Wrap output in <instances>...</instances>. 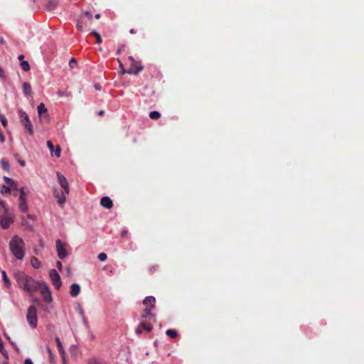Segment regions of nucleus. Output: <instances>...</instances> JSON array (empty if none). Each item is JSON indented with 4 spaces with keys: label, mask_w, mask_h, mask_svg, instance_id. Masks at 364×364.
I'll use <instances>...</instances> for the list:
<instances>
[{
    "label": "nucleus",
    "mask_w": 364,
    "mask_h": 364,
    "mask_svg": "<svg viewBox=\"0 0 364 364\" xmlns=\"http://www.w3.org/2000/svg\"><path fill=\"white\" fill-rule=\"evenodd\" d=\"M9 250L12 255L18 260H22L25 256V243L22 238L14 236L9 242Z\"/></svg>",
    "instance_id": "nucleus-1"
},
{
    "label": "nucleus",
    "mask_w": 364,
    "mask_h": 364,
    "mask_svg": "<svg viewBox=\"0 0 364 364\" xmlns=\"http://www.w3.org/2000/svg\"><path fill=\"white\" fill-rule=\"evenodd\" d=\"M18 284L26 291L29 292L31 294L38 289L41 290L42 294H44L46 287L41 286L38 282L35 281L33 278L23 275L18 278Z\"/></svg>",
    "instance_id": "nucleus-2"
},
{
    "label": "nucleus",
    "mask_w": 364,
    "mask_h": 364,
    "mask_svg": "<svg viewBox=\"0 0 364 364\" xmlns=\"http://www.w3.org/2000/svg\"><path fill=\"white\" fill-rule=\"evenodd\" d=\"M69 193H65V190H60L57 187L53 189V194L54 198L57 200L59 206L63 207L66 202V195Z\"/></svg>",
    "instance_id": "nucleus-3"
},
{
    "label": "nucleus",
    "mask_w": 364,
    "mask_h": 364,
    "mask_svg": "<svg viewBox=\"0 0 364 364\" xmlns=\"http://www.w3.org/2000/svg\"><path fill=\"white\" fill-rule=\"evenodd\" d=\"M19 117H20L21 122L22 124L23 125L24 128L26 129V130L28 132L29 134H31V135L33 134V131L32 124L30 122L29 117L27 115V114L23 110H20L19 111Z\"/></svg>",
    "instance_id": "nucleus-4"
},
{
    "label": "nucleus",
    "mask_w": 364,
    "mask_h": 364,
    "mask_svg": "<svg viewBox=\"0 0 364 364\" xmlns=\"http://www.w3.org/2000/svg\"><path fill=\"white\" fill-rule=\"evenodd\" d=\"M26 319H27L28 323L32 328L36 327V326H37L36 310L33 306L29 307V309L28 310L27 316H26Z\"/></svg>",
    "instance_id": "nucleus-5"
},
{
    "label": "nucleus",
    "mask_w": 364,
    "mask_h": 364,
    "mask_svg": "<svg viewBox=\"0 0 364 364\" xmlns=\"http://www.w3.org/2000/svg\"><path fill=\"white\" fill-rule=\"evenodd\" d=\"M47 147L50 151L51 157L60 158L61 156V148L60 145H54L51 141H47Z\"/></svg>",
    "instance_id": "nucleus-6"
},
{
    "label": "nucleus",
    "mask_w": 364,
    "mask_h": 364,
    "mask_svg": "<svg viewBox=\"0 0 364 364\" xmlns=\"http://www.w3.org/2000/svg\"><path fill=\"white\" fill-rule=\"evenodd\" d=\"M65 247L66 244L65 242H63L60 240H56V250L58 252V257L60 259H63L68 255Z\"/></svg>",
    "instance_id": "nucleus-7"
},
{
    "label": "nucleus",
    "mask_w": 364,
    "mask_h": 364,
    "mask_svg": "<svg viewBox=\"0 0 364 364\" xmlns=\"http://www.w3.org/2000/svg\"><path fill=\"white\" fill-rule=\"evenodd\" d=\"M50 277L53 284L55 289H59L61 287L60 277L55 269H51L50 272Z\"/></svg>",
    "instance_id": "nucleus-8"
},
{
    "label": "nucleus",
    "mask_w": 364,
    "mask_h": 364,
    "mask_svg": "<svg viewBox=\"0 0 364 364\" xmlns=\"http://www.w3.org/2000/svg\"><path fill=\"white\" fill-rule=\"evenodd\" d=\"M57 177L62 189L65 190V193H70L69 184L66 178L59 172H57Z\"/></svg>",
    "instance_id": "nucleus-9"
},
{
    "label": "nucleus",
    "mask_w": 364,
    "mask_h": 364,
    "mask_svg": "<svg viewBox=\"0 0 364 364\" xmlns=\"http://www.w3.org/2000/svg\"><path fill=\"white\" fill-rule=\"evenodd\" d=\"M14 220L11 217L7 215L0 216V225L4 229H7L13 223Z\"/></svg>",
    "instance_id": "nucleus-10"
},
{
    "label": "nucleus",
    "mask_w": 364,
    "mask_h": 364,
    "mask_svg": "<svg viewBox=\"0 0 364 364\" xmlns=\"http://www.w3.org/2000/svg\"><path fill=\"white\" fill-rule=\"evenodd\" d=\"M143 70V66L141 65H136L135 62L131 64L130 68L127 70H122V73H127L131 75H136Z\"/></svg>",
    "instance_id": "nucleus-11"
},
{
    "label": "nucleus",
    "mask_w": 364,
    "mask_h": 364,
    "mask_svg": "<svg viewBox=\"0 0 364 364\" xmlns=\"http://www.w3.org/2000/svg\"><path fill=\"white\" fill-rule=\"evenodd\" d=\"M100 205L107 209H110L113 206V203L109 197L104 196L100 200Z\"/></svg>",
    "instance_id": "nucleus-12"
},
{
    "label": "nucleus",
    "mask_w": 364,
    "mask_h": 364,
    "mask_svg": "<svg viewBox=\"0 0 364 364\" xmlns=\"http://www.w3.org/2000/svg\"><path fill=\"white\" fill-rule=\"evenodd\" d=\"M156 299L154 296H146L144 301L143 304L149 308L154 309L155 308Z\"/></svg>",
    "instance_id": "nucleus-13"
},
{
    "label": "nucleus",
    "mask_w": 364,
    "mask_h": 364,
    "mask_svg": "<svg viewBox=\"0 0 364 364\" xmlns=\"http://www.w3.org/2000/svg\"><path fill=\"white\" fill-rule=\"evenodd\" d=\"M151 329H152V327L151 326L147 325L144 322H141L136 329V333L141 334L142 333L143 330L150 332L151 331Z\"/></svg>",
    "instance_id": "nucleus-14"
},
{
    "label": "nucleus",
    "mask_w": 364,
    "mask_h": 364,
    "mask_svg": "<svg viewBox=\"0 0 364 364\" xmlns=\"http://www.w3.org/2000/svg\"><path fill=\"white\" fill-rule=\"evenodd\" d=\"M80 291V287L78 284L74 283L70 287V294L73 297L78 296Z\"/></svg>",
    "instance_id": "nucleus-15"
},
{
    "label": "nucleus",
    "mask_w": 364,
    "mask_h": 364,
    "mask_svg": "<svg viewBox=\"0 0 364 364\" xmlns=\"http://www.w3.org/2000/svg\"><path fill=\"white\" fill-rule=\"evenodd\" d=\"M153 309L146 307L145 309L143 310L141 317L143 318H149L151 319L154 318V314L151 313V310Z\"/></svg>",
    "instance_id": "nucleus-16"
},
{
    "label": "nucleus",
    "mask_w": 364,
    "mask_h": 364,
    "mask_svg": "<svg viewBox=\"0 0 364 364\" xmlns=\"http://www.w3.org/2000/svg\"><path fill=\"white\" fill-rule=\"evenodd\" d=\"M4 180L7 184L9 185V187H11V191L17 189V183L12 178L4 176Z\"/></svg>",
    "instance_id": "nucleus-17"
},
{
    "label": "nucleus",
    "mask_w": 364,
    "mask_h": 364,
    "mask_svg": "<svg viewBox=\"0 0 364 364\" xmlns=\"http://www.w3.org/2000/svg\"><path fill=\"white\" fill-rule=\"evenodd\" d=\"M23 92L26 96H28L31 94V87L29 83L23 82Z\"/></svg>",
    "instance_id": "nucleus-18"
},
{
    "label": "nucleus",
    "mask_w": 364,
    "mask_h": 364,
    "mask_svg": "<svg viewBox=\"0 0 364 364\" xmlns=\"http://www.w3.org/2000/svg\"><path fill=\"white\" fill-rule=\"evenodd\" d=\"M55 341L57 348L58 349V351H59L60 355H63V354H65V350L63 349V345H62V343H61L60 338L58 337H56L55 338Z\"/></svg>",
    "instance_id": "nucleus-19"
},
{
    "label": "nucleus",
    "mask_w": 364,
    "mask_h": 364,
    "mask_svg": "<svg viewBox=\"0 0 364 364\" xmlns=\"http://www.w3.org/2000/svg\"><path fill=\"white\" fill-rule=\"evenodd\" d=\"M1 274H2V278H3V280H4L6 286L7 287V288H10L11 286V281L9 280V279L8 278L6 272L2 271Z\"/></svg>",
    "instance_id": "nucleus-20"
},
{
    "label": "nucleus",
    "mask_w": 364,
    "mask_h": 364,
    "mask_svg": "<svg viewBox=\"0 0 364 364\" xmlns=\"http://www.w3.org/2000/svg\"><path fill=\"white\" fill-rule=\"evenodd\" d=\"M58 4V0H50L48 3H47V10H53L55 8V6Z\"/></svg>",
    "instance_id": "nucleus-21"
},
{
    "label": "nucleus",
    "mask_w": 364,
    "mask_h": 364,
    "mask_svg": "<svg viewBox=\"0 0 364 364\" xmlns=\"http://www.w3.org/2000/svg\"><path fill=\"white\" fill-rule=\"evenodd\" d=\"M46 112V107L43 102H41L38 107V113L40 119L43 118V115Z\"/></svg>",
    "instance_id": "nucleus-22"
},
{
    "label": "nucleus",
    "mask_w": 364,
    "mask_h": 364,
    "mask_svg": "<svg viewBox=\"0 0 364 364\" xmlns=\"http://www.w3.org/2000/svg\"><path fill=\"white\" fill-rule=\"evenodd\" d=\"M166 334L171 338H176L178 336L177 331L173 329H168L166 331Z\"/></svg>",
    "instance_id": "nucleus-23"
},
{
    "label": "nucleus",
    "mask_w": 364,
    "mask_h": 364,
    "mask_svg": "<svg viewBox=\"0 0 364 364\" xmlns=\"http://www.w3.org/2000/svg\"><path fill=\"white\" fill-rule=\"evenodd\" d=\"M31 264L36 269H38L41 267V262L36 257L31 258Z\"/></svg>",
    "instance_id": "nucleus-24"
},
{
    "label": "nucleus",
    "mask_w": 364,
    "mask_h": 364,
    "mask_svg": "<svg viewBox=\"0 0 364 364\" xmlns=\"http://www.w3.org/2000/svg\"><path fill=\"white\" fill-rule=\"evenodd\" d=\"M19 207L23 212L27 211L28 205L26 202V199L19 200Z\"/></svg>",
    "instance_id": "nucleus-25"
},
{
    "label": "nucleus",
    "mask_w": 364,
    "mask_h": 364,
    "mask_svg": "<svg viewBox=\"0 0 364 364\" xmlns=\"http://www.w3.org/2000/svg\"><path fill=\"white\" fill-rule=\"evenodd\" d=\"M0 192L1 194H7L11 192V187H9V185L6 183V185L2 186Z\"/></svg>",
    "instance_id": "nucleus-26"
},
{
    "label": "nucleus",
    "mask_w": 364,
    "mask_h": 364,
    "mask_svg": "<svg viewBox=\"0 0 364 364\" xmlns=\"http://www.w3.org/2000/svg\"><path fill=\"white\" fill-rule=\"evenodd\" d=\"M90 35H92L94 37H95L96 42H97V44H100L102 43V38H101L100 35L97 31H92L90 33Z\"/></svg>",
    "instance_id": "nucleus-27"
},
{
    "label": "nucleus",
    "mask_w": 364,
    "mask_h": 364,
    "mask_svg": "<svg viewBox=\"0 0 364 364\" xmlns=\"http://www.w3.org/2000/svg\"><path fill=\"white\" fill-rule=\"evenodd\" d=\"M161 114L158 111H152L149 113V117L152 119H158Z\"/></svg>",
    "instance_id": "nucleus-28"
},
{
    "label": "nucleus",
    "mask_w": 364,
    "mask_h": 364,
    "mask_svg": "<svg viewBox=\"0 0 364 364\" xmlns=\"http://www.w3.org/2000/svg\"><path fill=\"white\" fill-rule=\"evenodd\" d=\"M21 66L24 71H28L30 70V65L28 61H21Z\"/></svg>",
    "instance_id": "nucleus-29"
},
{
    "label": "nucleus",
    "mask_w": 364,
    "mask_h": 364,
    "mask_svg": "<svg viewBox=\"0 0 364 364\" xmlns=\"http://www.w3.org/2000/svg\"><path fill=\"white\" fill-rule=\"evenodd\" d=\"M83 21L84 20L82 19V17H81L77 22V28H78V30H80V31H84V25H83Z\"/></svg>",
    "instance_id": "nucleus-30"
},
{
    "label": "nucleus",
    "mask_w": 364,
    "mask_h": 364,
    "mask_svg": "<svg viewBox=\"0 0 364 364\" xmlns=\"http://www.w3.org/2000/svg\"><path fill=\"white\" fill-rule=\"evenodd\" d=\"M81 17H82L83 20L86 18L88 21H91L92 18V15L90 11H86Z\"/></svg>",
    "instance_id": "nucleus-31"
},
{
    "label": "nucleus",
    "mask_w": 364,
    "mask_h": 364,
    "mask_svg": "<svg viewBox=\"0 0 364 364\" xmlns=\"http://www.w3.org/2000/svg\"><path fill=\"white\" fill-rule=\"evenodd\" d=\"M1 165H2V167L4 168V169H5V170L9 169V164L5 159H2L1 161Z\"/></svg>",
    "instance_id": "nucleus-32"
},
{
    "label": "nucleus",
    "mask_w": 364,
    "mask_h": 364,
    "mask_svg": "<svg viewBox=\"0 0 364 364\" xmlns=\"http://www.w3.org/2000/svg\"><path fill=\"white\" fill-rule=\"evenodd\" d=\"M19 192H20L19 200H24V199H26V193L24 191V188H21L20 189Z\"/></svg>",
    "instance_id": "nucleus-33"
},
{
    "label": "nucleus",
    "mask_w": 364,
    "mask_h": 364,
    "mask_svg": "<svg viewBox=\"0 0 364 364\" xmlns=\"http://www.w3.org/2000/svg\"><path fill=\"white\" fill-rule=\"evenodd\" d=\"M97 257H98L99 260L103 262V261L106 260L107 256L105 253L101 252L98 255Z\"/></svg>",
    "instance_id": "nucleus-34"
},
{
    "label": "nucleus",
    "mask_w": 364,
    "mask_h": 364,
    "mask_svg": "<svg viewBox=\"0 0 364 364\" xmlns=\"http://www.w3.org/2000/svg\"><path fill=\"white\" fill-rule=\"evenodd\" d=\"M47 352L49 354V356H50V362L51 364H56L55 360H54V358H53V353H51V351L50 350V349L47 348Z\"/></svg>",
    "instance_id": "nucleus-35"
},
{
    "label": "nucleus",
    "mask_w": 364,
    "mask_h": 364,
    "mask_svg": "<svg viewBox=\"0 0 364 364\" xmlns=\"http://www.w3.org/2000/svg\"><path fill=\"white\" fill-rule=\"evenodd\" d=\"M46 298H47V304L52 301L51 293H50V290L48 289V287H47V296H46Z\"/></svg>",
    "instance_id": "nucleus-36"
},
{
    "label": "nucleus",
    "mask_w": 364,
    "mask_h": 364,
    "mask_svg": "<svg viewBox=\"0 0 364 364\" xmlns=\"http://www.w3.org/2000/svg\"><path fill=\"white\" fill-rule=\"evenodd\" d=\"M0 121H1V124H2V125L4 127H6V125H7V120H6V118L4 116L1 117Z\"/></svg>",
    "instance_id": "nucleus-37"
},
{
    "label": "nucleus",
    "mask_w": 364,
    "mask_h": 364,
    "mask_svg": "<svg viewBox=\"0 0 364 364\" xmlns=\"http://www.w3.org/2000/svg\"><path fill=\"white\" fill-rule=\"evenodd\" d=\"M88 364H102L100 361H98L95 358H92L89 360Z\"/></svg>",
    "instance_id": "nucleus-38"
},
{
    "label": "nucleus",
    "mask_w": 364,
    "mask_h": 364,
    "mask_svg": "<svg viewBox=\"0 0 364 364\" xmlns=\"http://www.w3.org/2000/svg\"><path fill=\"white\" fill-rule=\"evenodd\" d=\"M0 206H1L3 209H4V210H5L6 212L7 211L6 204L5 201L0 200Z\"/></svg>",
    "instance_id": "nucleus-39"
},
{
    "label": "nucleus",
    "mask_w": 364,
    "mask_h": 364,
    "mask_svg": "<svg viewBox=\"0 0 364 364\" xmlns=\"http://www.w3.org/2000/svg\"><path fill=\"white\" fill-rule=\"evenodd\" d=\"M57 267L59 269V270H61L63 265L62 263L60 261H58L56 263Z\"/></svg>",
    "instance_id": "nucleus-40"
},
{
    "label": "nucleus",
    "mask_w": 364,
    "mask_h": 364,
    "mask_svg": "<svg viewBox=\"0 0 364 364\" xmlns=\"http://www.w3.org/2000/svg\"><path fill=\"white\" fill-rule=\"evenodd\" d=\"M77 309H78L80 315L82 316V315H83V314H84L82 308L80 306H78Z\"/></svg>",
    "instance_id": "nucleus-41"
},
{
    "label": "nucleus",
    "mask_w": 364,
    "mask_h": 364,
    "mask_svg": "<svg viewBox=\"0 0 364 364\" xmlns=\"http://www.w3.org/2000/svg\"><path fill=\"white\" fill-rule=\"evenodd\" d=\"M24 364H33V363H32L31 360L27 358L25 360Z\"/></svg>",
    "instance_id": "nucleus-42"
},
{
    "label": "nucleus",
    "mask_w": 364,
    "mask_h": 364,
    "mask_svg": "<svg viewBox=\"0 0 364 364\" xmlns=\"http://www.w3.org/2000/svg\"><path fill=\"white\" fill-rule=\"evenodd\" d=\"M128 60L130 61L131 64H133L134 63V60L132 56H129Z\"/></svg>",
    "instance_id": "nucleus-43"
},
{
    "label": "nucleus",
    "mask_w": 364,
    "mask_h": 364,
    "mask_svg": "<svg viewBox=\"0 0 364 364\" xmlns=\"http://www.w3.org/2000/svg\"><path fill=\"white\" fill-rule=\"evenodd\" d=\"M61 357H62L63 364H66V360H65V354H63V355H61Z\"/></svg>",
    "instance_id": "nucleus-44"
},
{
    "label": "nucleus",
    "mask_w": 364,
    "mask_h": 364,
    "mask_svg": "<svg viewBox=\"0 0 364 364\" xmlns=\"http://www.w3.org/2000/svg\"><path fill=\"white\" fill-rule=\"evenodd\" d=\"M18 162L22 166H24L26 165V163L23 160H19Z\"/></svg>",
    "instance_id": "nucleus-45"
},
{
    "label": "nucleus",
    "mask_w": 364,
    "mask_h": 364,
    "mask_svg": "<svg viewBox=\"0 0 364 364\" xmlns=\"http://www.w3.org/2000/svg\"><path fill=\"white\" fill-rule=\"evenodd\" d=\"M74 63H76V60H75V58H72L70 60V65H71L72 64H74Z\"/></svg>",
    "instance_id": "nucleus-46"
},
{
    "label": "nucleus",
    "mask_w": 364,
    "mask_h": 364,
    "mask_svg": "<svg viewBox=\"0 0 364 364\" xmlns=\"http://www.w3.org/2000/svg\"><path fill=\"white\" fill-rule=\"evenodd\" d=\"M0 77H4V70L0 68Z\"/></svg>",
    "instance_id": "nucleus-47"
},
{
    "label": "nucleus",
    "mask_w": 364,
    "mask_h": 364,
    "mask_svg": "<svg viewBox=\"0 0 364 364\" xmlns=\"http://www.w3.org/2000/svg\"><path fill=\"white\" fill-rule=\"evenodd\" d=\"M105 114V111L104 110H100L99 112H98V115L99 116H102L104 115Z\"/></svg>",
    "instance_id": "nucleus-48"
},
{
    "label": "nucleus",
    "mask_w": 364,
    "mask_h": 364,
    "mask_svg": "<svg viewBox=\"0 0 364 364\" xmlns=\"http://www.w3.org/2000/svg\"><path fill=\"white\" fill-rule=\"evenodd\" d=\"M23 58H24V56L23 55H20L18 58L19 60L23 61Z\"/></svg>",
    "instance_id": "nucleus-49"
},
{
    "label": "nucleus",
    "mask_w": 364,
    "mask_h": 364,
    "mask_svg": "<svg viewBox=\"0 0 364 364\" xmlns=\"http://www.w3.org/2000/svg\"><path fill=\"white\" fill-rule=\"evenodd\" d=\"M117 60H118V62H119V67H120L122 69H123V65H122V63H121L120 60H119V59H117Z\"/></svg>",
    "instance_id": "nucleus-50"
},
{
    "label": "nucleus",
    "mask_w": 364,
    "mask_h": 364,
    "mask_svg": "<svg viewBox=\"0 0 364 364\" xmlns=\"http://www.w3.org/2000/svg\"><path fill=\"white\" fill-rule=\"evenodd\" d=\"M95 17V18L99 19L100 18V15L99 14H97Z\"/></svg>",
    "instance_id": "nucleus-51"
},
{
    "label": "nucleus",
    "mask_w": 364,
    "mask_h": 364,
    "mask_svg": "<svg viewBox=\"0 0 364 364\" xmlns=\"http://www.w3.org/2000/svg\"><path fill=\"white\" fill-rule=\"evenodd\" d=\"M155 269H156L155 267H151V268H150V269H149V270H150L151 272H152V271H154V270H155Z\"/></svg>",
    "instance_id": "nucleus-52"
},
{
    "label": "nucleus",
    "mask_w": 364,
    "mask_h": 364,
    "mask_svg": "<svg viewBox=\"0 0 364 364\" xmlns=\"http://www.w3.org/2000/svg\"><path fill=\"white\" fill-rule=\"evenodd\" d=\"M130 33H135L136 32L134 31V29H131V30H130Z\"/></svg>",
    "instance_id": "nucleus-53"
},
{
    "label": "nucleus",
    "mask_w": 364,
    "mask_h": 364,
    "mask_svg": "<svg viewBox=\"0 0 364 364\" xmlns=\"http://www.w3.org/2000/svg\"><path fill=\"white\" fill-rule=\"evenodd\" d=\"M95 87H96V89L100 90V85H95Z\"/></svg>",
    "instance_id": "nucleus-54"
},
{
    "label": "nucleus",
    "mask_w": 364,
    "mask_h": 364,
    "mask_svg": "<svg viewBox=\"0 0 364 364\" xmlns=\"http://www.w3.org/2000/svg\"><path fill=\"white\" fill-rule=\"evenodd\" d=\"M58 95H59L60 96H61V95H63V92H62L61 91H59V92H58Z\"/></svg>",
    "instance_id": "nucleus-55"
}]
</instances>
